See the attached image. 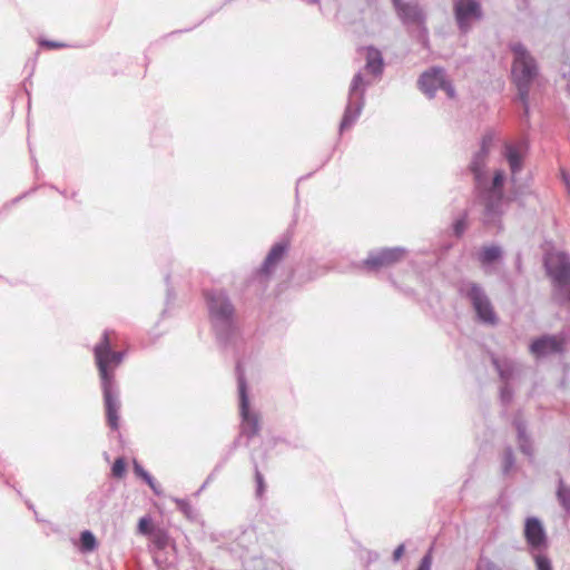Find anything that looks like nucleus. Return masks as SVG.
<instances>
[{"label":"nucleus","instance_id":"f257e3e1","mask_svg":"<svg viewBox=\"0 0 570 570\" xmlns=\"http://www.w3.org/2000/svg\"><path fill=\"white\" fill-rule=\"evenodd\" d=\"M112 334L108 331L102 334L94 354L101 380L107 423L112 430H118L120 402L115 390V371L122 362L124 354L111 350Z\"/></svg>","mask_w":570,"mask_h":570},{"label":"nucleus","instance_id":"f03ea898","mask_svg":"<svg viewBox=\"0 0 570 570\" xmlns=\"http://www.w3.org/2000/svg\"><path fill=\"white\" fill-rule=\"evenodd\" d=\"M514 60L512 65V79L515 83L519 98L523 102L525 110L528 109L529 87L535 78L538 70L534 59L520 43L512 47Z\"/></svg>","mask_w":570,"mask_h":570},{"label":"nucleus","instance_id":"7ed1b4c3","mask_svg":"<svg viewBox=\"0 0 570 570\" xmlns=\"http://www.w3.org/2000/svg\"><path fill=\"white\" fill-rule=\"evenodd\" d=\"M546 268L556 286H570V258L563 253H550L546 257Z\"/></svg>","mask_w":570,"mask_h":570},{"label":"nucleus","instance_id":"20e7f679","mask_svg":"<svg viewBox=\"0 0 570 570\" xmlns=\"http://www.w3.org/2000/svg\"><path fill=\"white\" fill-rule=\"evenodd\" d=\"M206 299L212 318L222 323L233 318L234 307L222 292L206 293Z\"/></svg>","mask_w":570,"mask_h":570},{"label":"nucleus","instance_id":"39448f33","mask_svg":"<svg viewBox=\"0 0 570 570\" xmlns=\"http://www.w3.org/2000/svg\"><path fill=\"white\" fill-rule=\"evenodd\" d=\"M240 415L242 424L240 430L247 438H254L258 435L261 430V419L257 413L249 411V404L245 392V385L240 383Z\"/></svg>","mask_w":570,"mask_h":570},{"label":"nucleus","instance_id":"423d86ee","mask_svg":"<svg viewBox=\"0 0 570 570\" xmlns=\"http://www.w3.org/2000/svg\"><path fill=\"white\" fill-rule=\"evenodd\" d=\"M420 88L423 92L432 96L439 88L443 89L450 98L454 97V89L452 86L444 80L443 70L439 68H432L425 71L420 80Z\"/></svg>","mask_w":570,"mask_h":570},{"label":"nucleus","instance_id":"0eeeda50","mask_svg":"<svg viewBox=\"0 0 570 570\" xmlns=\"http://www.w3.org/2000/svg\"><path fill=\"white\" fill-rule=\"evenodd\" d=\"M404 257V250L401 248H384L380 252L371 254L363 265L368 271H377L383 267H389Z\"/></svg>","mask_w":570,"mask_h":570},{"label":"nucleus","instance_id":"6e6552de","mask_svg":"<svg viewBox=\"0 0 570 570\" xmlns=\"http://www.w3.org/2000/svg\"><path fill=\"white\" fill-rule=\"evenodd\" d=\"M469 296L472 299L474 309L480 320L489 324H494L497 322L495 313L481 288L476 285H472L469 291Z\"/></svg>","mask_w":570,"mask_h":570},{"label":"nucleus","instance_id":"1a4fd4ad","mask_svg":"<svg viewBox=\"0 0 570 570\" xmlns=\"http://www.w3.org/2000/svg\"><path fill=\"white\" fill-rule=\"evenodd\" d=\"M564 340L557 336H542L534 340L530 345V352L535 357H542L563 351Z\"/></svg>","mask_w":570,"mask_h":570},{"label":"nucleus","instance_id":"9d476101","mask_svg":"<svg viewBox=\"0 0 570 570\" xmlns=\"http://www.w3.org/2000/svg\"><path fill=\"white\" fill-rule=\"evenodd\" d=\"M454 13L456 21L462 30L468 29L470 19L481 17L480 6L476 0H455Z\"/></svg>","mask_w":570,"mask_h":570},{"label":"nucleus","instance_id":"9b49d317","mask_svg":"<svg viewBox=\"0 0 570 570\" xmlns=\"http://www.w3.org/2000/svg\"><path fill=\"white\" fill-rule=\"evenodd\" d=\"M524 537L528 544L533 549H540L546 546V532L537 518H528L525 520Z\"/></svg>","mask_w":570,"mask_h":570},{"label":"nucleus","instance_id":"f8f14e48","mask_svg":"<svg viewBox=\"0 0 570 570\" xmlns=\"http://www.w3.org/2000/svg\"><path fill=\"white\" fill-rule=\"evenodd\" d=\"M394 7L400 18L404 21L413 23H422L424 17L417 4L403 2L402 0H393Z\"/></svg>","mask_w":570,"mask_h":570},{"label":"nucleus","instance_id":"ddd939ff","mask_svg":"<svg viewBox=\"0 0 570 570\" xmlns=\"http://www.w3.org/2000/svg\"><path fill=\"white\" fill-rule=\"evenodd\" d=\"M363 55L365 56V69L368 73L377 77L383 71V59L381 52L373 48L366 47L362 49Z\"/></svg>","mask_w":570,"mask_h":570},{"label":"nucleus","instance_id":"4468645a","mask_svg":"<svg viewBox=\"0 0 570 570\" xmlns=\"http://www.w3.org/2000/svg\"><path fill=\"white\" fill-rule=\"evenodd\" d=\"M286 244L274 245L264 262L262 272L268 275L271 271L282 261L283 256L286 253Z\"/></svg>","mask_w":570,"mask_h":570},{"label":"nucleus","instance_id":"2eb2a0df","mask_svg":"<svg viewBox=\"0 0 570 570\" xmlns=\"http://www.w3.org/2000/svg\"><path fill=\"white\" fill-rule=\"evenodd\" d=\"M489 150V142L484 138L482 142L481 151L475 156V159L471 164V170L473 171L475 179L480 180L482 171L485 165V157Z\"/></svg>","mask_w":570,"mask_h":570},{"label":"nucleus","instance_id":"dca6fc26","mask_svg":"<svg viewBox=\"0 0 570 570\" xmlns=\"http://www.w3.org/2000/svg\"><path fill=\"white\" fill-rule=\"evenodd\" d=\"M500 257L501 249L493 245L483 247L478 255V259L482 265L491 264L498 261Z\"/></svg>","mask_w":570,"mask_h":570},{"label":"nucleus","instance_id":"f3484780","mask_svg":"<svg viewBox=\"0 0 570 570\" xmlns=\"http://www.w3.org/2000/svg\"><path fill=\"white\" fill-rule=\"evenodd\" d=\"M362 105L357 104L355 107L348 106L345 110L344 117L341 122V129L350 128L361 115Z\"/></svg>","mask_w":570,"mask_h":570},{"label":"nucleus","instance_id":"a211bd4d","mask_svg":"<svg viewBox=\"0 0 570 570\" xmlns=\"http://www.w3.org/2000/svg\"><path fill=\"white\" fill-rule=\"evenodd\" d=\"M505 157H507V160L509 163L512 174H515L517 171H519L521 169V167H522L521 155L515 147L508 146Z\"/></svg>","mask_w":570,"mask_h":570},{"label":"nucleus","instance_id":"6ab92c4d","mask_svg":"<svg viewBox=\"0 0 570 570\" xmlns=\"http://www.w3.org/2000/svg\"><path fill=\"white\" fill-rule=\"evenodd\" d=\"M149 538H150L153 544L158 550H164L169 546V541H170L169 534L163 528H157Z\"/></svg>","mask_w":570,"mask_h":570},{"label":"nucleus","instance_id":"aec40b11","mask_svg":"<svg viewBox=\"0 0 570 570\" xmlns=\"http://www.w3.org/2000/svg\"><path fill=\"white\" fill-rule=\"evenodd\" d=\"M97 540L92 532L85 530L80 534V550L82 552H92L97 549Z\"/></svg>","mask_w":570,"mask_h":570},{"label":"nucleus","instance_id":"412c9836","mask_svg":"<svg viewBox=\"0 0 570 570\" xmlns=\"http://www.w3.org/2000/svg\"><path fill=\"white\" fill-rule=\"evenodd\" d=\"M158 527H155L153 520L149 517H142L138 521L137 530L142 535H151Z\"/></svg>","mask_w":570,"mask_h":570},{"label":"nucleus","instance_id":"4be33fe9","mask_svg":"<svg viewBox=\"0 0 570 570\" xmlns=\"http://www.w3.org/2000/svg\"><path fill=\"white\" fill-rule=\"evenodd\" d=\"M365 87L366 82L364 81L363 76L361 73H356L351 83V95L363 98Z\"/></svg>","mask_w":570,"mask_h":570},{"label":"nucleus","instance_id":"5701e85b","mask_svg":"<svg viewBox=\"0 0 570 570\" xmlns=\"http://www.w3.org/2000/svg\"><path fill=\"white\" fill-rule=\"evenodd\" d=\"M111 473L115 478L121 479L126 473V461L122 458H118L115 460Z\"/></svg>","mask_w":570,"mask_h":570},{"label":"nucleus","instance_id":"b1692460","mask_svg":"<svg viewBox=\"0 0 570 570\" xmlns=\"http://www.w3.org/2000/svg\"><path fill=\"white\" fill-rule=\"evenodd\" d=\"M558 498L562 505L570 511V490L564 487H560L558 490Z\"/></svg>","mask_w":570,"mask_h":570},{"label":"nucleus","instance_id":"393cba45","mask_svg":"<svg viewBox=\"0 0 570 570\" xmlns=\"http://www.w3.org/2000/svg\"><path fill=\"white\" fill-rule=\"evenodd\" d=\"M135 473L142 478L151 489H155L153 478L137 463L134 466Z\"/></svg>","mask_w":570,"mask_h":570},{"label":"nucleus","instance_id":"a878e982","mask_svg":"<svg viewBox=\"0 0 570 570\" xmlns=\"http://www.w3.org/2000/svg\"><path fill=\"white\" fill-rule=\"evenodd\" d=\"M535 564L538 570H552L550 560L544 556H535Z\"/></svg>","mask_w":570,"mask_h":570},{"label":"nucleus","instance_id":"bb28decb","mask_svg":"<svg viewBox=\"0 0 570 570\" xmlns=\"http://www.w3.org/2000/svg\"><path fill=\"white\" fill-rule=\"evenodd\" d=\"M255 479H256V483H257V495L261 497L264 493L265 483H264V478L258 470H256Z\"/></svg>","mask_w":570,"mask_h":570},{"label":"nucleus","instance_id":"cd10ccee","mask_svg":"<svg viewBox=\"0 0 570 570\" xmlns=\"http://www.w3.org/2000/svg\"><path fill=\"white\" fill-rule=\"evenodd\" d=\"M431 566H432V556H431V553H428L422 558L417 570H431Z\"/></svg>","mask_w":570,"mask_h":570},{"label":"nucleus","instance_id":"c85d7f7f","mask_svg":"<svg viewBox=\"0 0 570 570\" xmlns=\"http://www.w3.org/2000/svg\"><path fill=\"white\" fill-rule=\"evenodd\" d=\"M503 180H504L503 171H501V170L495 171L494 177H493V188L494 189L501 188L503 185Z\"/></svg>","mask_w":570,"mask_h":570},{"label":"nucleus","instance_id":"c756f323","mask_svg":"<svg viewBox=\"0 0 570 570\" xmlns=\"http://www.w3.org/2000/svg\"><path fill=\"white\" fill-rule=\"evenodd\" d=\"M466 226V223L464 219H459L454 224V232L458 236L462 235Z\"/></svg>","mask_w":570,"mask_h":570},{"label":"nucleus","instance_id":"7c9ffc66","mask_svg":"<svg viewBox=\"0 0 570 570\" xmlns=\"http://www.w3.org/2000/svg\"><path fill=\"white\" fill-rule=\"evenodd\" d=\"M494 364H495V366H497L498 371L500 372L501 377H502V379H504V380H509V379H510V376H511V373H510V372H508V371H505V370H503V368L500 366V364H499V362H498V361H494Z\"/></svg>","mask_w":570,"mask_h":570},{"label":"nucleus","instance_id":"2f4dec72","mask_svg":"<svg viewBox=\"0 0 570 570\" xmlns=\"http://www.w3.org/2000/svg\"><path fill=\"white\" fill-rule=\"evenodd\" d=\"M478 570H495V569L490 562L482 561L478 564Z\"/></svg>","mask_w":570,"mask_h":570},{"label":"nucleus","instance_id":"473e14b6","mask_svg":"<svg viewBox=\"0 0 570 570\" xmlns=\"http://www.w3.org/2000/svg\"><path fill=\"white\" fill-rule=\"evenodd\" d=\"M404 553V546H399L395 550H394V560H399Z\"/></svg>","mask_w":570,"mask_h":570},{"label":"nucleus","instance_id":"72a5a7b5","mask_svg":"<svg viewBox=\"0 0 570 570\" xmlns=\"http://www.w3.org/2000/svg\"><path fill=\"white\" fill-rule=\"evenodd\" d=\"M42 45L46 46L49 49L61 48L63 46L61 43L53 42V41H43Z\"/></svg>","mask_w":570,"mask_h":570},{"label":"nucleus","instance_id":"f704fd0d","mask_svg":"<svg viewBox=\"0 0 570 570\" xmlns=\"http://www.w3.org/2000/svg\"><path fill=\"white\" fill-rule=\"evenodd\" d=\"M562 178L567 186L568 193L570 194V176L566 173H562Z\"/></svg>","mask_w":570,"mask_h":570},{"label":"nucleus","instance_id":"c9c22d12","mask_svg":"<svg viewBox=\"0 0 570 570\" xmlns=\"http://www.w3.org/2000/svg\"><path fill=\"white\" fill-rule=\"evenodd\" d=\"M487 212H488V213L493 212V207H492L491 205H487Z\"/></svg>","mask_w":570,"mask_h":570},{"label":"nucleus","instance_id":"e433bc0d","mask_svg":"<svg viewBox=\"0 0 570 570\" xmlns=\"http://www.w3.org/2000/svg\"><path fill=\"white\" fill-rule=\"evenodd\" d=\"M501 197H502V194H501V193H499V194H498V198H499V200L501 199Z\"/></svg>","mask_w":570,"mask_h":570}]
</instances>
